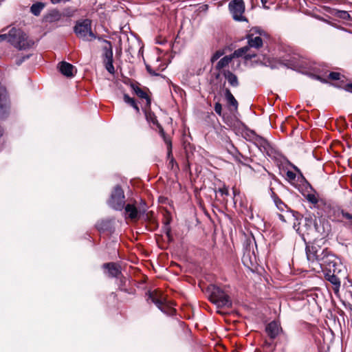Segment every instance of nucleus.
Returning <instances> with one entry per match:
<instances>
[{
    "instance_id": "obj_1",
    "label": "nucleus",
    "mask_w": 352,
    "mask_h": 352,
    "mask_svg": "<svg viewBox=\"0 0 352 352\" xmlns=\"http://www.w3.org/2000/svg\"><path fill=\"white\" fill-rule=\"evenodd\" d=\"M283 64L288 68L309 76L315 80H324L326 76L324 66L313 62L299 54H294L283 60Z\"/></svg>"
},
{
    "instance_id": "obj_2",
    "label": "nucleus",
    "mask_w": 352,
    "mask_h": 352,
    "mask_svg": "<svg viewBox=\"0 0 352 352\" xmlns=\"http://www.w3.org/2000/svg\"><path fill=\"white\" fill-rule=\"evenodd\" d=\"M73 30L76 36L84 41H91L96 38L91 30V20L89 19L76 21Z\"/></svg>"
},
{
    "instance_id": "obj_3",
    "label": "nucleus",
    "mask_w": 352,
    "mask_h": 352,
    "mask_svg": "<svg viewBox=\"0 0 352 352\" xmlns=\"http://www.w3.org/2000/svg\"><path fill=\"white\" fill-rule=\"evenodd\" d=\"M208 291L210 294V300L217 307H231L232 302L229 296L220 287L210 285L208 287Z\"/></svg>"
},
{
    "instance_id": "obj_4",
    "label": "nucleus",
    "mask_w": 352,
    "mask_h": 352,
    "mask_svg": "<svg viewBox=\"0 0 352 352\" xmlns=\"http://www.w3.org/2000/svg\"><path fill=\"white\" fill-rule=\"evenodd\" d=\"M326 249L322 248L316 243L307 244L305 248L307 258L312 270L314 267L317 266L320 262V258L325 254Z\"/></svg>"
},
{
    "instance_id": "obj_5",
    "label": "nucleus",
    "mask_w": 352,
    "mask_h": 352,
    "mask_svg": "<svg viewBox=\"0 0 352 352\" xmlns=\"http://www.w3.org/2000/svg\"><path fill=\"white\" fill-rule=\"evenodd\" d=\"M96 39L104 43V45L102 47V62L107 71L111 74H114L115 69L113 65V54L111 43L109 41L102 39L100 36H96Z\"/></svg>"
},
{
    "instance_id": "obj_6",
    "label": "nucleus",
    "mask_w": 352,
    "mask_h": 352,
    "mask_svg": "<svg viewBox=\"0 0 352 352\" xmlns=\"http://www.w3.org/2000/svg\"><path fill=\"white\" fill-rule=\"evenodd\" d=\"M8 31L6 32V41L12 47L21 50L22 45V28L20 23L14 24L8 28Z\"/></svg>"
},
{
    "instance_id": "obj_7",
    "label": "nucleus",
    "mask_w": 352,
    "mask_h": 352,
    "mask_svg": "<svg viewBox=\"0 0 352 352\" xmlns=\"http://www.w3.org/2000/svg\"><path fill=\"white\" fill-rule=\"evenodd\" d=\"M247 38L248 45L243 47H246L247 50L242 57L244 58L245 63L248 65V61L250 60L252 58H255L256 56V54L254 52H252L250 48L258 49L259 47H262L263 40L260 36H254L252 34H248Z\"/></svg>"
},
{
    "instance_id": "obj_8",
    "label": "nucleus",
    "mask_w": 352,
    "mask_h": 352,
    "mask_svg": "<svg viewBox=\"0 0 352 352\" xmlns=\"http://www.w3.org/2000/svg\"><path fill=\"white\" fill-rule=\"evenodd\" d=\"M336 256L331 254L327 248L325 254L322 256V258H320V262L317 266L314 267L313 271L317 273L323 271H332L333 269H336Z\"/></svg>"
},
{
    "instance_id": "obj_9",
    "label": "nucleus",
    "mask_w": 352,
    "mask_h": 352,
    "mask_svg": "<svg viewBox=\"0 0 352 352\" xmlns=\"http://www.w3.org/2000/svg\"><path fill=\"white\" fill-rule=\"evenodd\" d=\"M108 204L116 210H122L125 206V196L120 186H116L113 188Z\"/></svg>"
},
{
    "instance_id": "obj_10",
    "label": "nucleus",
    "mask_w": 352,
    "mask_h": 352,
    "mask_svg": "<svg viewBox=\"0 0 352 352\" xmlns=\"http://www.w3.org/2000/svg\"><path fill=\"white\" fill-rule=\"evenodd\" d=\"M245 3L243 0H231L228 4V9L234 21H248L243 16L245 12Z\"/></svg>"
},
{
    "instance_id": "obj_11",
    "label": "nucleus",
    "mask_w": 352,
    "mask_h": 352,
    "mask_svg": "<svg viewBox=\"0 0 352 352\" xmlns=\"http://www.w3.org/2000/svg\"><path fill=\"white\" fill-rule=\"evenodd\" d=\"M324 72L326 76H324V80H318L319 81L326 83L328 80H338L340 82V85H338V88H352V82H349L348 78L340 72H331L328 73V70L325 67Z\"/></svg>"
},
{
    "instance_id": "obj_12",
    "label": "nucleus",
    "mask_w": 352,
    "mask_h": 352,
    "mask_svg": "<svg viewBox=\"0 0 352 352\" xmlns=\"http://www.w3.org/2000/svg\"><path fill=\"white\" fill-rule=\"evenodd\" d=\"M151 300L159 309L167 314H173L174 309L169 307L166 302L165 298L157 292H149L148 300Z\"/></svg>"
},
{
    "instance_id": "obj_13",
    "label": "nucleus",
    "mask_w": 352,
    "mask_h": 352,
    "mask_svg": "<svg viewBox=\"0 0 352 352\" xmlns=\"http://www.w3.org/2000/svg\"><path fill=\"white\" fill-rule=\"evenodd\" d=\"M246 50V47H241L234 50L232 54L223 56L217 62L215 65V69L219 71L223 69L226 67L234 58L242 57Z\"/></svg>"
},
{
    "instance_id": "obj_14",
    "label": "nucleus",
    "mask_w": 352,
    "mask_h": 352,
    "mask_svg": "<svg viewBox=\"0 0 352 352\" xmlns=\"http://www.w3.org/2000/svg\"><path fill=\"white\" fill-rule=\"evenodd\" d=\"M10 111V102L6 89H0V120L7 118Z\"/></svg>"
},
{
    "instance_id": "obj_15",
    "label": "nucleus",
    "mask_w": 352,
    "mask_h": 352,
    "mask_svg": "<svg viewBox=\"0 0 352 352\" xmlns=\"http://www.w3.org/2000/svg\"><path fill=\"white\" fill-rule=\"evenodd\" d=\"M326 280L329 281L333 285V291L336 294L338 293L340 287V279L336 275V269L332 271H323Z\"/></svg>"
},
{
    "instance_id": "obj_16",
    "label": "nucleus",
    "mask_w": 352,
    "mask_h": 352,
    "mask_svg": "<svg viewBox=\"0 0 352 352\" xmlns=\"http://www.w3.org/2000/svg\"><path fill=\"white\" fill-rule=\"evenodd\" d=\"M124 208L125 209L126 213L131 219L138 218L139 215L144 214L146 212L145 208H140L139 210H138L137 208L132 204H127Z\"/></svg>"
},
{
    "instance_id": "obj_17",
    "label": "nucleus",
    "mask_w": 352,
    "mask_h": 352,
    "mask_svg": "<svg viewBox=\"0 0 352 352\" xmlns=\"http://www.w3.org/2000/svg\"><path fill=\"white\" fill-rule=\"evenodd\" d=\"M280 329L281 327H280V324L276 321L270 322L265 328V331L268 336L272 339L276 338L279 334Z\"/></svg>"
},
{
    "instance_id": "obj_18",
    "label": "nucleus",
    "mask_w": 352,
    "mask_h": 352,
    "mask_svg": "<svg viewBox=\"0 0 352 352\" xmlns=\"http://www.w3.org/2000/svg\"><path fill=\"white\" fill-rule=\"evenodd\" d=\"M254 144L259 148V150L265 153L269 154V152L271 149V146L269 142L263 137L260 135H257Z\"/></svg>"
},
{
    "instance_id": "obj_19",
    "label": "nucleus",
    "mask_w": 352,
    "mask_h": 352,
    "mask_svg": "<svg viewBox=\"0 0 352 352\" xmlns=\"http://www.w3.org/2000/svg\"><path fill=\"white\" fill-rule=\"evenodd\" d=\"M74 67L65 61H62L58 65L59 72L66 77H72L74 76Z\"/></svg>"
},
{
    "instance_id": "obj_20",
    "label": "nucleus",
    "mask_w": 352,
    "mask_h": 352,
    "mask_svg": "<svg viewBox=\"0 0 352 352\" xmlns=\"http://www.w3.org/2000/svg\"><path fill=\"white\" fill-rule=\"evenodd\" d=\"M225 97L230 111H236L238 109V102L231 94L230 89H226Z\"/></svg>"
},
{
    "instance_id": "obj_21",
    "label": "nucleus",
    "mask_w": 352,
    "mask_h": 352,
    "mask_svg": "<svg viewBox=\"0 0 352 352\" xmlns=\"http://www.w3.org/2000/svg\"><path fill=\"white\" fill-rule=\"evenodd\" d=\"M61 19V14L57 10H52L45 14L43 21L45 23H53L59 21Z\"/></svg>"
},
{
    "instance_id": "obj_22",
    "label": "nucleus",
    "mask_w": 352,
    "mask_h": 352,
    "mask_svg": "<svg viewBox=\"0 0 352 352\" xmlns=\"http://www.w3.org/2000/svg\"><path fill=\"white\" fill-rule=\"evenodd\" d=\"M134 94L142 100L145 108H149L151 105V98L145 89H133Z\"/></svg>"
},
{
    "instance_id": "obj_23",
    "label": "nucleus",
    "mask_w": 352,
    "mask_h": 352,
    "mask_svg": "<svg viewBox=\"0 0 352 352\" xmlns=\"http://www.w3.org/2000/svg\"><path fill=\"white\" fill-rule=\"evenodd\" d=\"M104 267L108 269L109 276L112 277H118L121 273L120 267L114 263H106Z\"/></svg>"
},
{
    "instance_id": "obj_24",
    "label": "nucleus",
    "mask_w": 352,
    "mask_h": 352,
    "mask_svg": "<svg viewBox=\"0 0 352 352\" xmlns=\"http://www.w3.org/2000/svg\"><path fill=\"white\" fill-rule=\"evenodd\" d=\"M34 45V41L32 39L25 38V35L23 34V61H25L26 59H28L31 56H32V52L25 54L24 51H25L26 50H31Z\"/></svg>"
},
{
    "instance_id": "obj_25",
    "label": "nucleus",
    "mask_w": 352,
    "mask_h": 352,
    "mask_svg": "<svg viewBox=\"0 0 352 352\" xmlns=\"http://www.w3.org/2000/svg\"><path fill=\"white\" fill-rule=\"evenodd\" d=\"M223 76L226 80L228 81L230 86L237 87L239 85L237 76L230 71L223 72Z\"/></svg>"
},
{
    "instance_id": "obj_26",
    "label": "nucleus",
    "mask_w": 352,
    "mask_h": 352,
    "mask_svg": "<svg viewBox=\"0 0 352 352\" xmlns=\"http://www.w3.org/2000/svg\"><path fill=\"white\" fill-rule=\"evenodd\" d=\"M45 3L43 2H36L30 7V12L34 16H38L45 8Z\"/></svg>"
},
{
    "instance_id": "obj_27",
    "label": "nucleus",
    "mask_w": 352,
    "mask_h": 352,
    "mask_svg": "<svg viewBox=\"0 0 352 352\" xmlns=\"http://www.w3.org/2000/svg\"><path fill=\"white\" fill-rule=\"evenodd\" d=\"M331 14L339 19L343 20H349L351 19V16L347 11L345 10H333Z\"/></svg>"
},
{
    "instance_id": "obj_28",
    "label": "nucleus",
    "mask_w": 352,
    "mask_h": 352,
    "mask_svg": "<svg viewBox=\"0 0 352 352\" xmlns=\"http://www.w3.org/2000/svg\"><path fill=\"white\" fill-rule=\"evenodd\" d=\"M242 135L246 140L254 143L258 135L254 131L246 129L243 131Z\"/></svg>"
},
{
    "instance_id": "obj_29",
    "label": "nucleus",
    "mask_w": 352,
    "mask_h": 352,
    "mask_svg": "<svg viewBox=\"0 0 352 352\" xmlns=\"http://www.w3.org/2000/svg\"><path fill=\"white\" fill-rule=\"evenodd\" d=\"M124 101L126 103H127L128 104H129L130 106H131L133 109H135L137 113H139V111H140L139 107H138L136 102L135 101V100L133 98H131L127 94H124Z\"/></svg>"
},
{
    "instance_id": "obj_30",
    "label": "nucleus",
    "mask_w": 352,
    "mask_h": 352,
    "mask_svg": "<svg viewBox=\"0 0 352 352\" xmlns=\"http://www.w3.org/2000/svg\"><path fill=\"white\" fill-rule=\"evenodd\" d=\"M123 81L126 85L130 86V88H139L138 83L132 79L124 78Z\"/></svg>"
},
{
    "instance_id": "obj_31",
    "label": "nucleus",
    "mask_w": 352,
    "mask_h": 352,
    "mask_svg": "<svg viewBox=\"0 0 352 352\" xmlns=\"http://www.w3.org/2000/svg\"><path fill=\"white\" fill-rule=\"evenodd\" d=\"M160 133H161L162 136V137H163V138H164V140L165 143H166V144H167V146H168V157H170V155H171V147H172L171 142H170V140H168V139L166 137L165 133H164V131H163V130H162V131H160Z\"/></svg>"
},
{
    "instance_id": "obj_32",
    "label": "nucleus",
    "mask_w": 352,
    "mask_h": 352,
    "mask_svg": "<svg viewBox=\"0 0 352 352\" xmlns=\"http://www.w3.org/2000/svg\"><path fill=\"white\" fill-rule=\"evenodd\" d=\"M224 54L223 50H217L215 52L210 58V61L212 63H214L217 61L220 57H221Z\"/></svg>"
},
{
    "instance_id": "obj_33",
    "label": "nucleus",
    "mask_w": 352,
    "mask_h": 352,
    "mask_svg": "<svg viewBox=\"0 0 352 352\" xmlns=\"http://www.w3.org/2000/svg\"><path fill=\"white\" fill-rule=\"evenodd\" d=\"M306 199L309 202H310L313 204H316L318 202V197L315 194H313V193L307 194L306 196Z\"/></svg>"
},
{
    "instance_id": "obj_34",
    "label": "nucleus",
    "mask_w": 352,
    "mask_h": 352,
    "mask_svg": "<svg viewBox=\"0 0 352 352\" xmlns=\"http://www.w3.org/2000/svg\"><path fill=\"white\" fill-rule=\"evenodd\" d=\"M274 202L277 208L281 211H283L287 208L286 205L278 197L274 199Z\"/></svg>"
},
{
    "instance_id": "obj_35",
    "label": "nucleus",
    "mask_w": 352,
    "mask_h": 352,
    "mask_svg": "<svg viewBox=\"0 0 352 352\" xmlns=\"http://www.w3.org/2000/svg\"><path fill=\"white\" fill-rule=\"evenodd\" d=\"M214 111L219 116H223L222 106L219 102L215 103Z\"/></svg>"
},
{
    "instance_id": "obj_36",
    "label": "nucleus",
    "mask_w": 352,
    "mask_h": 352,
    "mask_svg": "<svg viewBox=\"0 0 352 352\" xmlns=\"http://www.w3.org/2000/svg\"><path fill=\"white\" fill-rule=\"evenodd\" d=\"M217 192H219L221 196H228L229 195L228 188L226 186H223V188H219Z\"/></svg>"
},
{
    "instance_id": "obj_37",
    "label": "nucleus",
    "mask_w": 352,
    "mask_h": 352,
    "mask_svg": "<svg viewBox=\"0 0 352 352\" xmlns=\"http://www.w3.org/2000/svg\"><path fill=\"white\" fill-rule=\"evenodd\" d=\"M305 225L307 226H311L314 223V219L311 215L309 214L307 217H305Z\"/></svg>"
},
{
    "instance_id": "obj_38",
    "label": "nucleus",
    "mask_w": 352,
    "mask_h": 352,
    "mask_svg": "<svg viewBox=\"0 0 352 352\" xmlns=\"http://www.w3.org/2000/svg\"><path fill=\"white\" fill-rule=\"evenodd\" d=\"M6 29H3L0 32V42L6 41Z\"/></svg>"
},
{
    "instance_id": "obj_39",
    "label": "nucleus",
    "mask_w": 352,
    "mask_h": 352,
    "mask_svg": "<svg viewBox=\"0 0 352 352\" xmlns=\"http://www.w3.org/2000/svg\"><path fill=\"white\" fill-rule=\"evenodd\" d=\"M286 175L290 180H294L296 178V174L292 171L288 170Z\"/></svg>"
},
{
    "instance_id": "obj_40",
    "label": "nucleus",
    "mask_w": 352,
    "mask_h": 352,
    "mask_svg": "<svg viewBox=\"0 0 352 352\" xmlns=\"http://www.w3.org/2000/svg\"><path fill=\"white\" fill-rule=\"evenodd\" d=\"M146 70L152 76H157L158 75V74H157L155 71H153L151 67L149 65H146Z\"/></svg>"
},
{
    "instance_id": "obj_41",
    "label": "nucleus",
    "mask_w": 352,
    "mask_h": 352,
    "mask_svg": "<svg viewBox=\"0 0 352 352\" xmlns=\"http://www.w3.org/2000/svg\"><path fill=\"white\" fill-rule=\"evenodd\" d=\"M342 216L350 221L352 220V214L348 213V212H342Z\"/></svg>"
},
{
    "instance_id": "obj_42",
    "label": "nucleus",
    "mask_w": 352,
    "mask_h": 352,
    "mask_svg": "<svg viewBox=\"0 0 352 352\" xmlns=\"http://www.w3.org/2000/svg\"><path fill=\"white\" fill-rule=\"evenodd\" d=\"M52 3L53 4H58V3H65V2H67V1H69L70 0H50Z\"/></svg>"
},
{
    "instance_id": "obj_43",
    "label": "nucleus",
    "mask_w": 352,
    "mask_h": 352,
    "mask_svg": "<svg viewBox=\"0 0 352 352\" xmlns=\"http://www.w3.org/2000/svg\"><path fill=\"white\" fill-rule=\"evenodd\" d=\"M256 32L258 33L260 36H265V32L258 28H256Z\"/></svg>"
},
{
    "instance_id": "obj_44",
    "label": "nucleus",
    "mask_w": 352,
    "mask_h": 352,
    "mask_svg": "<svg viewBox=\"0 0 352 352\" xmlns=\"http://www.w3.org/2000/svg\"><path fill=\"white\" fill-rule=\"evenodd\" d=\"M293 228L298 232H300V223H296V222L294 223Z\"/></svg>"
},
{
    "instance_id": "obj_45",
    "label": "nucleus",
    "mask_w": 352,
    "mask_h": 352,
    "mask_svg": "<svg viewBox=\"0 0 352 352\" xmlns=\"http://www.w3.org/2000/svg\"><path fill=\"white\" fill-rule=\"evenodd\" d=\"M278 217H279V219H280L281 221H284V222H286V221H286V219H285V216H284L283 214H279V215H278Z\"/></svg>"
},
{
    "instance_id": "obj_46",
    "label": "nucleus",
    "mask_w": 352,
    "mask_h": 352,
    "mask_svg": "<svg viewBox=\"0 0 352 352\" xmlns=\"http://www.w3.org/2000/svg\"><path fill=\"white\" fill-rule=\"evenodd\" d=\"M4 130L0 126V138H1L3 135Z\"/></svg>"
},
{
    "instance_id": "obj_47",
    "label": "nucleus",
    "mask_w": 352,
    "mask_h": 352,
    "mask_svg": "<svg viewBox=\"0 0 352 352\" xmlns=\"http://www.w3.org/2000/svg\"><path fill=\"white\" fill-rule=\"evenodd\" d=\"M263 6L267 3V0H261Z\"/></svg>"
},
{
    "instance_id": "obj_48",
    "label": "nucleus",
    "mask_w": 352,
    "mask_h": 352,
    "mask_svg": "<svg viewBox=\"0 0 352 352\" xmlns=\"http://www.w3.org/2000/svg\"><path fill=\"white\" fill-rule=\"evenodd\" d=\"M235 62H236V60H233V64H234V63H235ZM236 62H237V63H236L237 65H239V62L238 60H236Z\"/></svg>"
},
{
    "instance_id": "obj_49",
    "label": "nucleus",
    "mask_w": 352,
    "mask_h": 352,
    "mask_svg": "<svg viewBox=\"0 0 352 352\" xmlns=\"http://www.w3.org/2000/svg\"><path fill=\"white\" fill-rule=\"evenodd\" d=\"M170 163H173L174 162V159L173 157L170 159Z\"/></svg>"
},
{
    "instance_id": "obj_50",
    "label": "nucleus",
    "mask_w": 352,
    "mask_h": 352,
    "mask_svg": "<svg viewBox=\"0 0 352 352\" xmlns=\"http://www.w3.org/2000/svg\"><path fill=\"white\" fill-rule=\"evenodd\" d=\"M346 90L350 91L352 94V89H346Z\"/></svg>"
},
{
    "instance_id": "obj_51",
    "label": "nucleus",
    "mask_w": 352,
    "mask_h": 352,
    "mask_svg": "<svg viewBox=\"0 0 352 352\" xmlns=\"http://www.w3.org/2000/svg\"><path fill=\"white\" fill-rule=\"evenodd\" d=\"M292 216H293V217H294L296 220H298V218H297L294 214H293Z\"/></svg>"
},
{
    "instance_id": "obj_52",
    "label": "nucleus",
    "mask_w": 352,
    "mask_h": 352,
    "mask_svg": "<svg viewBox=\"0 0 352 352\" xmlns=\"http://www.w3.org/2000/svg\"><path fill=\"white\" fill-rule=\"evenodd\" d=\"M219 76H220V74H217V78H218L219 77Z\"/></svg>"
},
{
    "instance_id": "obj_53",
    "label": "nucleus",
    "mask_w": 352,
    "mask_h": 352,
    "mask_svg": "<svg viewBox=\"0 0 352 352\" xmlns=\"http://www.w3.org/2000/svg\"><path fill=\"white\" fill-rule=\"evenodd\" d=\"M255 352H261V351L259 350H256Z\"/></svg>"
}]
</instances>
